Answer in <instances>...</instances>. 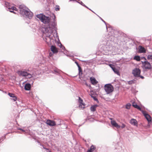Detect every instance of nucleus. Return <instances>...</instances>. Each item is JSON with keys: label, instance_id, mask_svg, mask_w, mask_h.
I'll use <instances>...</instances> for the list:
<instances>
[{"label": "nucleus", "instance_id": "1", "mask_svg": "<svg viewBox=\"0 0 152 152\" xmlns=\"http://www.w3.org/2000/svg\"><path fill=\"white\" fill-rule=\"evenodd\" d=\"M37 17L43 23L48 24V26L49 28H53L56 25L54 22L52 23L50 22V18L42 14L37 15Z\"/></svg>", "mask_w": 152, "mask_h": 152}, {"label": "nucleus", "instance_id": "2", "mask_svg": "<svg viewBox=\"0 0 152 152\" xmlns=\"http://www.w3.org/2000/svg\"><path fill=\"white\" fill-rule=\"evenodd\" d=\"M20 14L23 17L24 20L28 18V8L23 4L20 5L19 6Z\"/></svg>", "mask_w": 152, "mask_h": 152}, {"label": "nucleus", "instance_id": "3", "mask_svg": "<svg viewBox=\"0 0 152 152\" xmlns=\"http://www.w3.org/2000/svg\"><path fill=\"white\" fill-rule=\"evenodd\" d=\"M4 6L7 8V10L10 12H13L14 13H15L14 11V10L16 11L17 8L14 6L12 4L10 3L5 1Z\"/></svg>", "mask_w": 152, "mask_h": 152}, {"label": "nucleus", "instance_id": "4", "mask_svg": "<svg viewBox=\"0 0 152 152\" xmlns=\"http://www.w3.org/2000/svg\"><path fill=\"white\" fill-rule=\"evenodd\" d=\"M140 73L141 70L139 68H136L132 71V74L135 77H139L142 79H144V77L143 76L140 75Z\"/></svg>", "mask_w": 152, "mask_h": 152}, {"label": "nucleus", "instance_id": "5", "mask_svg": "<svg viewBox=\"0 0 152 152\" xmlns=\"http://www.w3.org/2000/svg\"><path fill=\"white\" fill-rule=\"evenodd\" d=\"M104 88L107 94L112 92L114 90L113 86L110 84H106L104 86Z\"/></svg>", "mask_w": 152, "mask_h": 152}, {"label": "nucleus", "instance_id": "6", "mask_svg": "<svg viewBox=\"0 0 152 152\" xmlns=\"http://www.w3.org/2000/svg\"><path fill=\"white\" fill-rule=\"evenodd\" d=\"M142 64L143 67L147 69H150L152 68L151 64L148 61H142Z\"/></svg>", "mask_w": 152, "mask_h": 152}, {"label": "nucleus", "instance_id": "7", "mask_svg": "<svg viewBox=\"0 0 152 152\" xmlns=\"http://www.w3.org/2000/svg\"><path fill=\"white\" fill-rule=\"evenodd\" d=\"M83 102V99L80 97H79L78 100V102L79 103V107L80 109H83L85 108V104Z\"/></svg>", "mask_w": 152, "mask_h": 152}, {"label": "nucleus", "instance_id": "8", "mask_svg": "<svg viewBox=\"0 0 152 152\" xmlns=\"http://www.w3.org/2000/svg\"><path fill=\"white\" fill-rule=\"evenodd\" d=\"M142 113L148 122L151 121V117L146 112L143 110L142 111Z\"/></svg>", "mask_w": 152, "mask_h": 152}, {"label": "nucleus", "instance_id": "9", "mask_svg": "<svg viewBox=\"0 0 152 152\" xmlns=\"http://www.w3.org/2000/svg\"><path fill=\"white\" fill-rule=\"evenodd\" d=\"M46 123L48 125L51 126H55L56 125L55 121L49 119L47 120Z\"/></svg>", "mask_w": 152, "mask_h": 152}, {"label": "nucleus", "instance_id": "10", "mask_svg": "<svg viewBox=\"0 0 152 152\" xmlns=\"http://www.w3.org/2000/svg\"><path fill=\"white\" fill-rule=\"evenodd\" d=\"M110 119L111 120V123L112 126L117 128H119L120 127V126L118 124L115 120H113L111 118H110Z\"/></svg>", "mask_w": 152, "mask_h": 152}, {"label": "nucleus", "instance_id": "11", "mask_svg": "<svg viewBox=\"0 0 152 152\" xmlns=\"http://www.w3.org/2000/svg\"><path fill=\"white\" fill-rule=\"evenodd\" d=\"M50 34L49 33L48 34H46V37L45 38V39L44 40L46 41V42H47V43L49 44L51 38L50 37Z\"/></svg>", "mask_w": 152, "mask_h": 152}, {"label": "nucleus", "instance_id": "12", "mask_svg": "<svg viewBox=\"0 0 152 152\" xmlns=\"http://www.w3.org/2000/svg\"><path fill=\"white\" fill-rule=\"evenodd\" d=\"M50 49L53 53H56L58 52V49L55 46L52 45Z\"/></svg>", "mask_w": 152, "mask_h": 152}, {"label": "nucleus", "instance_id": "13", "mask_svg": "<svg viewBox=\"0 0 152 152\" xmlns=\"http://www.w3.org/2000/svg\"><path fill=\"white\" fill-rule=\"evenodd\" d=\"M18 74L20 75H21L23 76H28V73L25 71H18Z\"/></svg>", "mask_w": 152, "mask_h": 152}, {"label": "nucleus", "instance_id": "14", "mask_svg": "<svg viewBox=\"0 0 152 152\" xmlns=\"http://www.w3.org/2000/svg\"><path fill=\"white\" fill-rule=\"evenodd\" d=\"M90 80L91 83L93 85H96L98 83V81L94 77H91Z\"/></svg>", "mask_w": 152, "mask_h": 152}, {"label": "nucleus", "instance_id": "15", "mask_svg": "<svg viewBox=\"0 0 152 152\" xmlns=\"http://www.w3.org/2000/svg\"><path fill=\"white\" fill-rule=\"evenodd\" d=\"M139 52L140 53H145L146 52L145 49L142 46H140L139 47Z\"/></svg>", "mask_w": 152, "mask_h": 152}, {"label": "nucleus", "instance_id": "16", "mask_svg": "<svg viewBox=\"0 0 152 152\" xmlns=\"http://www.w3.org/2000/svg\"><path fill=\"white\" fill-rule=\"evenodd\" d=\"M8 95L10 97L12 98V99H13L14 101H16L17 99V97L14 95V94L12 93H9Z\"/></svg>", "mask_w": 152, "mask_h": 152}, {"label": "nucleus", "instance_id": "17", "mask_svg": "<svg viewBox=\"0 0 152 152\" xmlns=\"http://www.w3.org/2000/svg\"><path fill=\"white\" fill-rule=\"evenodd\" d=\"M132 106L134 108H136L142 112V110L141 109V108L138 106V105L135 102H133L132 104Z\"/></svg>", "mask_w": 152, "mask_h": 152}, {"label": "nucleus", "instance_id": "18", "mask_svg": "<svg viewBox=\"0 0 152 152\" xmlns=\"http://www.w3.org/2000/svg\"><path fill=\"white\" fill-rule=\"evenodd\" d=\"M96 148L95 146L92 145L89 149L88 150L87 152H92L94 151L96 149Z\"/></svg>", "mask_w": 152, "mask_h": 152}, {"label": "nucleus", "instance_id": "19", "mask_svg": "<svg viewBox=\"0 0 152 152\" xmlns=\"http://www.w3.org/2000/svg\"><path fill=\"white\" fill-rule=\"evenodd\" d=\"M98 106L97 105H95L92 106L90 107V110L91 111L94 112L96 110V108Z\"/></svg>", "mask_w": 152, "mask_h": 152}, {"label": "nucleus", "instance_id": "20", "mask_svg": "<svg viewBox=\"0 0 152 152\" xmlns=\"http://www.w3.org/2000/svg\"><path fill=\"white\" fill-rule=\"evenodd\" d=\"M130 123L134 125H136L137 124V121L135 119H132L130 121Z\"/></svg>", "mask_w": 152, "mask_h": 152}, {"label": "nucleus", "instance_id": "21", "mask_svg": "<svg viewBox=\"0 0 152 152\" xmlns=\"http://www.w3.org/2000/svg\"><path fill=\"white\" fill-rule=\"evenodd\" d=\"M134 59L137 61H140V57L138 56H135L134 58Z\"/></svg>", "mask_w": 152, "mask_h": 152}, {"label": "nucleus", "instance_id": "22", "mask_svg": "<svg viewBox=\"0 0 152 152\" xmlns=\"http://www.w3.org/2000/svg\"><path fill=\"white\" fill-rule=\"evenodd\" d=\"M18 129L22 131L21 133H23L25 134H28V131L27 130L25 131L24 129H22L21 128H19Z\"/></svg>", "mask_w": 152, "mask_h": 152}, {"label": "nucleus", "instance_id": "23", "mask_svg": "<svg viewBox=\"0 0 152 152\" xmlns=\"http://www.w3.org/2000/svg\"><path fill=\"white\" fill-rule=\"evenodd\" d=\"M33 83V81L32 80V78H31L30 80H29V91L30 90V88L31 87V85Z\"/></svg>", "mask_w": 152, "mask_h": 152}, {"label": "nucleus", "instance_id": "24", "mask_svg": "<svg viewBox=\"0 0 152 152\" xmlns=\"http://www.w3.org/2000/svg\"><path fill=\"white\" fill-rule=\"evenodd\" d=\"M24 89L25 90H28V83H26L24 86Z\"/></svg>", "mask_w": 152, "mask_h": 152}, {"label": "nucleus", "instance_id": "25", "mask_svg": "<svg viewBox=\"0 0 152 152\" xmlns=\"http://www.w3.org/2000/svg\"><path fill=\"white\" fill-rule=\"evenodd\" d=\"M131 105L130 103H128L126 105V108L127 109H130Z\"/></svg>", "mask_w": 152, "mask_h": 152}, {"label": "nucleus", "instance_id": "26", "mask_svg": "<svg viewBox=\"0 0 152 152\" xmlns=\"http://www.w3.org/2000/svg\"><path fill=\"white\" fill-rule=\"evenodd\" d=\"M113 71L116 74H118L119 73L118 71L115 68L113 69Z\"/></svg>", "mask_w": 152, "mask_h": 152}, {"label": "nucleus", "instance_id": "27", "mask_svg": "<svg viewBox=\"0 0 152 152\" xmlns=\"http://www.w3.org/2000/svg\"><path fill=\"white\" fill-rule=\"evenodd\" d=\"M147 59L148 60H150L151 61H152V55H149L147 57Z\"/></svg>", "mask_w": 152, "mask_h": 152}, {"label": "nucleus", "instance_id": "28", "mask_svg": "<svg viewBox=\"0 0 152 152\" xmlns=\"http://www.w3.org/2000/svg\"><path fill=\"white\" fill-rule=\"evenodd\" d=\"M128 84L130 85L134 83V81L132 80L128 82Z\"/></svg>", "mask_w": 152, "mask_h": 152}, {"label": "nucleus", "instance_id": "29", "mask_svg": "<svg viewBox=\"0 0 152 152\" xmlns=\"http://www.w3.org/2000/svg\"><path fill=\"white\" fill-rule=\"evenodd\" d=\"M78 69H79V73H80L81 72V73L82 74V70L81 67L79 66V65H78Z\"/></svg>", "mask_w": 152, "mask_h": 152}, {"label": "nucleus", "instance_id": "30", "mask_svg": "<svg viewBox=\"0 0 152 152\" xmlns=\"http://www.w3.org/2000/svg\"><path fill=\"white\" fill-rule=\"evenodd\" d=\"M33 16L32 13L30 11H29V18H30V17H32Z\"/></svg>", "mask_w": 152, "mask_h": 152}, {"label": "nucleus", "instance_id": "31", "mask_svg": "<svg viewBox=\"0 0 152 152\" xmlns=\"http://www.w3.org/2000/svg\"><path fill=\"white\" fill-rule=\"evenodd\" d=\"M91 96L95 100V101H98V99L96 98V97L95 96H93L92 95H91Z\"/></svg>", "mask_w": 152, "mask_h": 152}, {"label": "nucleus", "instance_id": "32", "mask_svg": "<svg viewBox=\"0 0 152 152\" xmlns=\"http://www.w3.org/2000/svg\"><path fill=\"white\" fill-rule=\"evenodd\" d=\"M60 10V8L59 7V6H57L56 8H55V10L56 11H58L59 10Z\"/></svg>", "mask_w": 152, "mask_h": 152}, {"label": "nucleus", "instance_id": "33", "mask_svg": "<svg viewBox=\"0 0 152 152\" xmlns=\"http://www.w3.org/2000/svg\"><path fill=\"white\" fill-rule=\"evenodd\" d=\"M109 66H110L111 68H112V69H113V68H114L115 67H113V64H110L109 65Z\"/></svg>", "mask_w": 152, "mask_h": 152}, {"label": "nucleus", "instance_id": "34", "mask_svg": "<svg viewBox=\"0 0 152 152\" xmlns=\"http://www.w3.org/2000/svg\"><path fill=\"white\" fill-rule=\"evenodd\" d=\"M5 136H3V137H2L1 138V140H3L4 139H5Z\"/></svg>", "mask_w": 152, "mask_h": 152}, {"label": "nucleus", "instance_id": "35", "mask_svg": "<svg viewBox=\"0 0 152 152\" xmlns=\"http://www.w3.org/2000/svg\"><path fill=\"white\" fill-rule=\"evenodd\" d=\"M125 127V125L124 124H123L122 126H121L122 128H123Z\"/></svg>", "mask_w": 152, "mask_h": 152}, {"label": "nucleus", "instance_id": "36", "mask_svg": "<svg viewBox=\"0 0 152 152\" xmlns=\"http://www.w3.org/2000/svg\"><path fill=\"white\" fill-rule=\"evenodd\" d=\"M52 55H53V54H52V53H49V56H52Z\"/></svg>", "mask_w": 152, "mask_h": 152}, {"label": "nucleus", "instance_id": "37", "mask_svg": "<svg viewBox=\"0 0 152 152\" xmlns=\"http://www.w3.org/2000/svg\"><path fill=\"white\" fill-rule=\"evenodd\" d=\"M86 85L87 86H88L89 87H91V85H88V84H87V83H86Z\"/></svg>", "mask_w": 152, "mask_h": 152}, {"label": "nucleus", "instance_id": "38", "mask_svg": "<svg viewBox=\"0 0 152 152\" xmlns=\"http://www.w3.org/2000/svg\"><path fill=\"white\" fill-rule=\"evenodd\" d=\"M29 78H31V75L30 74H29Z\"/></svg>", "mask_w": 152, "mask_h": 152}, {"label": "nucleus", "instance_id": "39", "mask_svg": "<svg viewBox=\"0 0 152 152\" xmlns=\"http://www.w3.org/2000/svg\"><path fill=\"white\" fill-rule=\"evenodd\" d=\"M77 66H78V65H79L78 64V63H77Z\"/></svg>", "mask_w": 152, "mask_h": 152}]
</instances>
